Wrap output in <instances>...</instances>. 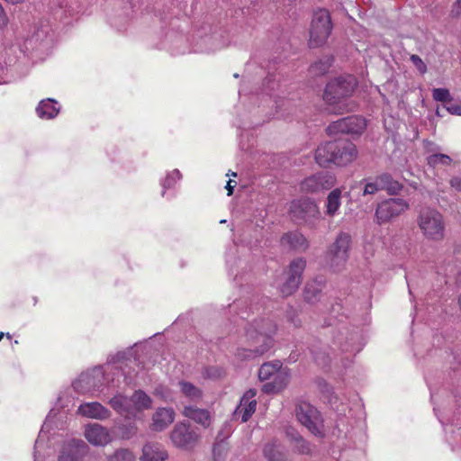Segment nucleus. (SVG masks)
<instances>
[{
    "label": "nucleus",
    "mask_w": 461,
    "mask_h": 461,
    "mask_svg": "<svg viewBox=\"0 0 461 461\" xmlns=\"http://www.w3.org/2000/svg\"><path fill=\"white\" fill-rule=\"evenodd\" d=\"M449 185L457 192H461V176H453L449 181Z\"/></svg>",
    "instance_id": "nucleus-55"
},
{
    "label": "nucleus",
    "mask_w": 461,
    "mask_h": 461,
    "mask_svg": "<svg viewBox=\"0 0 461 461\" xmlns=\"http://www.w3.org/2000/svg\"><path fill=\"white\" fill-rule=\"evenodd\" d=\"M291 219L298 224L315 228L321 219L319 206L314 200L300 198L291 202L289 206Z\"/></svg>",
    "instance_id": "nucleus-6"
},
{
    "label": "nucleus",
    "mask_w": 461,
    "mask_h": 461,
    "mask_svg": "<svg viewBox=\"0 0 461 461\" xmlns=\"http://www.w3.org/2000/svg\"><path fill=\"white\" fill-rule=\"evenodd\" d=\"M236 183L234 182V185H232V180H229L227 182V185L225 188L228 190V195H231L233 192V188L235 186Z\"/></svg>",
    "instance_id": "nucleus-58"
},
{
    "label": "nucleus",
    "mask_w": 461,
    "mask_h": 461,
    "mask_svg": "<svg viewBox=\"0 0 461 461\" xmlns=\"http://www.w3.org/2000/svg\"><path fill=\"white\" fill-rule=\"evenodd\" d=\"M287 319L294 327L301 325V321L296 317V312L294 310L287 312Z\"/></svg>",
    "instance_id": "nucleus-54"
},
{
    "label": "nucleus",
    "mask_w": 461,
    "mask_h": 461,
    "mask_svg": "<svg viewBox=\"0 0 461 461\" xmlns=\"http://www.w3.org/2000/svg\"><path fill=\"white\" fill-rule=\"evenodd\" d=\"M360 185H364V187L362 190L363 196H366L368 194H375V193L380 191V188L378 187V184H377L375 178L368 179V180L365 179L360 183Z\"/></svg>",
    "instance_id": "nucleus-46"
},
{
    "label": "nucleus",
    "mask_w": 461,
    "mask_h": 461,
    "mask_svg": "<svg viewBox=\"0 0 461 461\" xmlns=\"http://www.w3.org/2000/svg\"><path fill=\"white\" fill-rule=\"evenodd\" d=\"M59 111L60 105L52 98L41 100L36 107L37 115L43 120H51L55 118L59 114Z\"/></svg>",
    "instance_id": "nucleus-28"
},
{
    "label": "nucleus",
    "mask_w": 461,
    "mask_h": 461,
    "mask_svg": "<svg viewBox=\"0 0 461 461\" xmlns=\"http://www.w3.org/2000/svg\"><path fill=\"white\" fill-rule=\"evenodd\" d=\"M263 454L268 461H288L284 447L277 439L267 442L263 447Z\"/></svg>",
    "instance_id": "nucleus-29"
},
{
    "label": "nucleus",
    "mask_w": 461,
    "mask_h": 461,
    "mask_svg": "<svg viewBox=\"0 0 461 461\" xmlns=\"http://www.w3.org/2000/svg\"><path fill=\"white\" fill-rule=\"evenodd\" d=\"M276 325L268 318L254 320L245 329L244 346L238 349L240 358H255L266 354L274 344Z\"/></svg>",
    "instance_id": "nucleus-2"
},
{
    "label": "nucleus",
    "mask_w": 461,
    "mask_h": 461,
    "mask_svg": "<svg viewBox=\"0 0 461 461\" xmlns=\"http://www.w3.org/2000/svg\"><path fill=\"white\" fill-rule=\"evenodd\" d=\"M77 413L87 419L104 420L111 417V411L98 402L81 403Z\"/></svg>",
    "instance_id": "nucleus-19"
},
{
    "label": "nucleus",
    "mask_w": 461,
    "mask_h": 461,
    "mask_svg": "<svg viewBox=\"0 0 461 461\" xmlns=\"http://www.w3.org/2000/svg\"><path fill=\"white\" fill-rule=\"evenodd\" d=\"M84 435L86 440L93 446L104 447L113 440L110 431L105 427L97 423L86 426Z\"/></svg>",
    "instance_id": "nucleus-17"
},
{
    "label": "nucleus",
    "mask_w": 461,
    "mask_h": 461,
    "mask_svg": "<svg viewBox=\"0 0 461 461\" xmlns=\"http://www.w3.org/2000/svg\"><path fill=\"white\" fill-rule=\"evenodd\" d=\"M324 288L323 280H312L306 283L303 290V297L305 302L314 304L321 302L322 298V290Z\"/></svg>",
    "instance_id": "nucleus-27"
},
{
    "label": "nucleus",
    "mask_w": 461,
    "mask_h": 461,
    "mask_svg": "<svg viewBox=\"0 0 461 461\" xmlns=\"http://www.w3.org/2000/svg\"><path fill=\"white\" fill-rule=\"evenodd\" d=\"M108 461H135L136 456L128 448H119L107 457Z\"/></svg>",
    "instance_id": "nucleus-45"
},
{
    "label": "nucleus",
    "mask_w": 461,
    "mask_h": 461,
    "mask_svg": "<svg viewBox=\"0 0 461 461\" xmlns=\"http://www.w3.org/2000/svg\"><path fill=\"white\" fill-rule=\"evenodd\" d=\"M332 61L333 59L330 57L320 59L310 67L309 71L311 75L318 77L326 74L329 71Z\"/></svg>",
    "instance_id": "nucleus-39"
},
{
    "label": "nucleus",
    "mask_w": 461,
    "mask_h": 461,
    "mask_svg": "<svg viewBox=\"0 0 461 461\" xmlns=\"http://www.w3.org/2000/svg\"><path fill=\"white\" fill-rule=\"evenodd\" d=\"M183 415L204 429L210 427L212 423V414L206 409L198 408L194 405H185L183 410Z\"/></svg>",
    "instance_id": "nucleus-22"
},
{
    "label": "nucleus",
    "mask_w": 461,
    "mask_h": 461,
    "mask_svg": "<svg viewBox=\"0 0 461 461\" xmlns=\"http://www.w3.org/2000/svg\"><path fill=\"white\" fill-rule=\"evenodd\" d=\"M341 205V190L339 188H336L332 190L327 197L326 200V211L325 213L330 217H334Z\"/></svg>",
    "instance_id": "nucleus-31"
},
{
    "label": "nucleus",
    "mask_w": 461,
    "mask_h": 461,
    "mask_svg": "<svg viewBox=\"0 0 461 461\" xmlns=\"http://www.w3.org/2000/svg\"><path fill=\"white\" fill-rule=\"evenodd\" d=\"M128 362H131L128 354L118 352L110 356L104 366L82 373L72 386L78 393L93 390L104 393L105 390L120 388L122 382L128 385L131 383V377L125 371Z\"/></svg>",
    "instance_id": "nucleus-1"
},
{
    "label": "nucleus",
    "mask_w": 461,
    "mask_h": 461,
    "mask_svg": "<svg viewBox=\"0 0 461 461\" xmlns=\"http://www.w3.org/2000/svg\"><path fill=\"white\" fill-rule=\"evenodd\" d=\"M124 3V0H122ZM126 6L123 13V17L121 19L119 16H114L111 20V24L114 26L118 31H123L126 29V25L129 23L131 19V14L132 13V5L130 0H125Z\"/></svg>",
    "instance_id": "nucleus-38"
},
{
    "label": "nucleus",
    "mask_w": 461,
    "mask_h": 461,
    "mask_svg": "<svg viewBox=\"0 0 461 461\" xmlns=\"http://www.w3.org/2000/svg\"><path fill=\"white\" fill-rule=\"evenodd\" d=\"M313 359L319 366H325L329 364L330 357L326 353L313 352Z\"/></svg>",
    "instance_id": "nucleus-52"
},
{
    "label": "nucleus",
    "mask_w": 461,
    "mask_h": 461,
    "mask_svg": "<svg viewBox=\"0 0 461 461\" xmlns=\"http://www.w3.org/2000/svg\"><path fill=\"white\" fill-rule=\"evenodd\" d=\"M225 222H226V220L220 221V223H225Z\"/></svg>",
    "instance_id": "nucleus-61"
},
{
    "label": "nucleus",
    "mask_w": 461,
    "mask_h": 461,
    "mask_svg": "<svg viewBox=\"0 0 461 461\" xmlns=\"http://www.w3.org/2000/svg\"><path fill=\"white\" fill-rule=\"evenodd\" d=\"M436 114H437L438 116H442L438 108V109H437V111H436Z\"/></svg>",
    "instance_id": "nucleus-59"
},
{
    "label": "nucleus",
    "mask_w": 461,
    "mask_h": 461,
    "mask_svg": "<svg viewBox=\"0 0 461 461\" xmlns=\"http://www.w3.org/2000/svg\"><path fill=\"white\" fill-rule=\"evenodd\" d=\"M427 163L429 167H436L439 165L449 166L452 163V158L446 154L436 153L431 154L427 158Z\"/></svg>",
    "instance_id": "nucleus-44"
},
{
    "label": "nucleus",
    "mask_w": 461,
    "mask_h": 461,
    "mask_svg": "<svg viewBox=\"0 0 461 461\" xmlns=\"http://www.w3.org/2000/svg\"><path fill=\"white\" fill-rule=\"evenodd\" d=\"M167 457V451L163 445L158 442H149L142 447L140 461H165Z\"/></svg>",
    "instance_id": "nucleus-24"
},
{
    "label": "nucleus",
    "mask_w": 461,
    "mask_h": 461,
    "mask_svg": "<svg viewBox=\"0 0 461 461\" xmlns=\"http://www.w3.org/2000/svg\"><path fill=\"white\" fill-rule=\"evenodd\" d=\"M291 373L286 367H281L272 377L273 379L263 385L262 391L266 393H276L286 387L290 381Z\"/></svg>",
    "instance_id": "nucleus-21"
},
{
    "label": "nucleus",
    "mask_w": 461,
    "mask_h": 461,
    "mask_svg": "<svg viewBox=\"0 0 461 461\" xmlns=\"http://www.w3.org/2000/svg\"><path fill=\"white\" fill-rule=\"evenodd\" d=\"M227 455V447L223 441L215 443L212 447V456L214 461H222Z\"/></svg>",
    "instance_id": "nucleus-48"
},
{
    "label": "nucleus",
    "mask_w": 461,
    "mask_h": 461,
    "mask_svg": "<svg viewBox=\"0 0 461 461\" xmlns=\"http://www.w3.org/2000/svg\"><path fill=\"white\" fill-rule=\"evenodd\" d=\"M8 339H11V335L9 333H6L5 335Z\"/></svg>",
    "instance_id": "nucleus-62"
},
{
    "label": "nucleus",
    "mask_w": 461,
    "mask_h": 461,
    "mask_svg": "<svg viewBox=\"0 0 461 461\" xmlns=\"http://www.w3.org/2000/svg\"><path fill=\"white\" fill-rule=\"evenodd\" d=\"M348 134H361L366 127V120L360 116H348L347 123Z\"/></svg>",
    "instance_id": "nucleus-41"
},
{
    "label": "nucleus",
    "mask_w": 461,
    "mask_h": 461,
    "mask_svg": "<svg viewBox=\"0 0 461 461\" xmlns=\"http://www.w3.org/2000/svg\"><path fill=\"white\" fill-rule=\"evenodd\" d=\"M3 72H4V68L0 67V73H3Z\"/></svg>",
    "instance_id": "nucleus-60"
},
{
    "label": "nucleus",
    "mask_w": 461,
    "mask_h": 461,
    "mask_svg": "<svg viewBox=\"0 0 461 461\" xmlns=\"http://www.w3.org/2000/svg\"><path fill=\"white\" fill-rule=\"evenodd\" d=\"M182 178V174L178 169H173L167 173L166 176L160 180V185L162 187L161 195L165 197L167 190L173 189L177 182Z\"/></svg>",
    "instance_id": "nucleus-33"
},
{
    "label": "nucleus",
    "mask_w": 461,
    "mask_h": 461,
    "mask_svg": "<svg viewBox=\"0 0 461 461\" xmlns=\"http://www.w3.org/2000/svg\"><path fill=\"white\" fill-rule=\"evenodd\" d=\"M236 32H237V29L234 27H231V28L221 29L220 31L214 32V34L219 35L218 36L219 40L230 39V44H234L237 42Z\"/></svg>",
    "instance_id": "nucleus-49"
},
{
    "label": "nucleus",
    "mask_w": 461,
    "mask_h": 461,
    "mask_svg": "<svg viewBox=\"0 0 461 461\" xmlns=\"http://www.w3.org/2000/svg\"><path fill=\"white\" fill-rule=\"evenodd\" d=\"M181 393L191 402H198L203 398V391L187 381L178 383Z\"/></svg>",
    "instance_id": "nucleus-32"
},
{
    "label": "nucleus",
    "mask_w": 461,
    "mask_h": 461,
    "mask_svg": "<svg viewBox=\"0 0 461 461\" xmlns=\"http://www.w3.org/2000/svg\"><path fill=\"white\" fill-rule=\"evenodd\" d=\"M328 259L330 267L333 271L337 272L340 271L345 267L348 259V255H343L341 253H337L329 249Z\"/></svg>",
    "instance_id": "nucleus-40"
},
{
    "label": "nucleus",
    "mask_w": 461,
    "mask_h": 461,
    "mask_svg": "<svg viewBox=\"0 0 461 461\" xmlns=\"http://www.w3.org/2000/svg\"><path fill=\"white\" fill-rule=\"evenodd\" d=\"M451 18H458L461 15V0H456L450 10Z\"/></svg>",
    "instance_id": "nucleus-53"
},
{
    "label": "nucleus",
    "mask_w": 461,
    "mask_h": 461,
    "mask_svg": "<svg viewBox=\"0 0 461 461\" xmlns=\"http://www.w3.org/2000/svg\"><path fill=\"white\" fill-rule=\"evenodd\" d=\"M296 417L312 435L322 438L324 424L321 412L312 404L302 402L296 406Z\"/></svg>",
    "instance_id": "nucleus-10"
},
{
    "label": "nucleus",
    "mask_w": 461,
    "mask_h": 461,
    "mask_svg": "<svg viewBox=\"0 0 461 461\" xmlns=\"http://www.w3.org/2000/svg\"><path fill=\"white\" fill-rule=\"evenodd\" d=\"M418 225L423 235L432 240H440L444 237L445 223L443 216L432 208L422 209L418 216Z\"/></svg>",
    "instance_id": "nucleus-8"
},
{
    "label": "nucleus",
    "mask_w": 461,
    "mask_h": 461,
    "mask_svg": "<svg viewBox=\"0 0 461 461\" xmlns=\"http://www.w3.org/2000/svg\"><path fill=\"white\" fill-rule=\"evenodd\" d=\"M332 30L330 14L325 9H319L313 13L310 27L309 46L318 48L326 43Z\"/></svg>",
    "instance_id": "nucleus-9"
},
{
    "label": "nucleus",
    "mask_w": 461,
    "mask_h": 461,
    "mask_svg": "<svg viewBox=\"0 0 461 461\" xmlns=\"http://www.w3.org/2000/svg\"><path fill=\"white\" fill-rule=\"evenodd\" d=\"M110 406L125 419L140 418L141 412L152 406V399L142 390H136L131 397L116 393L109 400Z\"/></svg>",
    "instance_id": "nucleus-5"
},
{
    "label": "nucleus",
    "mask_w": 461,
    "mask_h": 461,
    "mask_svg": "<svg viewBox=\"0 0 461 461\" xmlns=\"http://www.w3.org/2000/svg\"><path fill=\"white\" fill-rule=\"evenodd\" d=\"M88 450L89 447L82 439H69L62 444L58 461H84Z\"/></svg>",
    "instance_id": "nucleus-14"
},
{
    "label": "nucleus",
    "mask_w": 461,
    "mask_h": 461,
    "mask_svg": "<svg viewBox=\"0 0 461 461\" xmlns=\"http://www.w3.org/2000/svg\"><path fill=\"white\" fill-rule=\"evenodd\" d=\"M356 86L357 80L351 75L336 77L327 84L323 99L329 105L333 106L334 113L348 112L351 107L346 100L352 95Z\"/></svg>",
    "instance_id": "nucleus-4"
},
{
    "label": "nucleus",
    "mask_w": 461,
    "mask_h": 461,
    "mask_svg": "<svg viewBox=\"0 0 461 461\" xmlns=\"http://www.w3.org/2000/svg\"><path fill=\"white\" fill-rule=\"evenodd\" d=\"M432 97L437 102H441L444 104L447 103L451 98V95L447 88H434L432 90Z\"/></svg>",
    "instance_id": "nucleus-47"
},
{
    "label": "nucleus",
    "mask_w": 461,
    "mask_h": 461,
    "mask_svg": "<svg viewBox=\"0 0 461 461\" xmlns=\"http://www.w3.org/2000/svg\"><path fill=\"white\" fill-rule=\"evenodd\" d=\"M256 391L248 390L240 401V404L236 407L232 413V420L246 422L256 411L257 401L255 399Z\"/></svg>",
    "instance_id": "nucleus-16"
},
{
    "label": "nucleus",
    "mask_w": 461,
    "mask_h": 461,
    "mask_svg": "<svg viewBox=\"0 0 461 461\" xmlns=\"http://www.w3.org/2000/svg\"><path fill=\"white\" fill-rule=\"evenodd\" d=\"M218 36L214 32L204 36L198 35L194 50L197 52H211L230 46V39L219 40Z\"/></svg>",
    "instance_id": "nucleus-18"
},
{
    "label": "nucleus",
    "mask_w": 461,
    "mask_h": 461,
    "mask_svg": "<svg viewBox=\"0 0 461 461\" xmlns=\"http://www.w3.org/2000/svg\"><path fill=\"white\" fill-rule=\"evenodd\" d=\"M56 6L65 14L72 15L80 9V0H56Z\"/></svg>",
    "instance_id": "nucleus-42"
},
{
    "label": "nucleus",
    "mask_w": 461,
    "mask_h": 461,
    "mask_svg": "<svg viewBox=\"0 0 461 461\" xmlns=\"http://www.w3.org/2000/svg\"><path fill=\"white\" fill-rule=\"evenodd\" d=\"M306 260L298 258L291 261L288 267L287 277L280 287V293L286 297L295 293L302 283L303 273L306 267Z\"/></svg>",
    "instance_id": "nucleus-12"
},
{
    "label": "nucleus",
    "mask_w": 461,
    "mask_h": 461,
    "mask_svg": "<svg viewBox=\"0 0 461 461\" xmlns=\"http://www.w3.org/2000/svg\"><path fill=\"white\" fill-rule=\"evenodd\" d=\"M409 207V203L402 198L385 199L375 208V221L378 225L387 223L406 212Z\"/></svg>",
    "instance_id": "nucleus-11"
},
{
    "label": "nucleus",
    "mask_w": 461,
    "mask_h": 461,
    "mask_svg": "<svg viewBox=\"0 0 461 461\" xmlns=\"http://www.w3.org/2000/svg\"><path fill=\"white\" fill-rule=\"evenodd\" d=\"M380 190H387L389 193H396L401 189L399 182L394 181L391 175L387 173L381 174L375 177Z\"/></svg>",
    "instance_id": "nucleus-35"
},
{
    "label": "nucleus",
    "mask_w": 461,
    "mask_h": 461,
    "mask_svg": "<svg viewBox=\"0 0 461 461\" xmlns=\"http://www.w3.org/2000/svg\"><path fill=\"white\" fill-rule=\"evenodd\" d=\"M175 415L172 408H158L152 415L150 429L154 431L166 429L175 420Z\"/></svg>",
    "instance_id": "nucleus-20"
},
{
    "label": "nucleus",
    "mask_w": 461,
    "mask_h": 461,
    "mask_svg": "<svg viewBox=\"0 0 461 461\" xmlns=\"http://www.w3.org/2000/svg\"><path fill=\"white\" fill-rule=\"evenodd\" d=\"M348 117L339 119L329 124L326 129L328 135H337L339 133H347L348 134Z\"/></svg>",
    "instance_id": "nucleus-43"
},
{
    "label": "nucleus",
    "mask_w": 461,
    "mask_h": 461,
    "mask_svg": "<svg viewBox=\"0 0 461 461\" xmlns=\"http://www.w3.org/2000/svg\"><path fill=\"white\" fill-rule=\"evenodd\" d=\"M58 413L54 409H52L48 416L46 417V420L41 427V429L39 433L38 438L35 441V447H34V461H40V457L38 456L39 451L38 448L42 445L45 441V438H47V433L53 429V426L55 425L57 429H62L63 427H59L58 424H56L54 419L57 417Z\"/></svg>",
    "instance_id": "nucleus-25"
},
{
    "label": "nucleus",
    "mask_w": 461,
    "mask_h": 461,
    "mask_svg": "<svg viewBox=\"0 0 461 461\" xmlns=\"http://www.w3.org/2000/svg\"><path fill=\"white\" fill-rule=\"evenodd\" d=\"M323 393L330 407L334 409L339 413V415H346L347 406L343 402L339 404V398L333 392V389L330 386L325 384V390L323 391Z\"/></svg>",
    "instance_id": "nucleus-36"
},
{
    "label": "nucleus",
    "mask_w": 461,
    "mask_h": 461,
    "mask_svg": "<svg viewBox=\"0 0 461 461\" xmlns=\"http://www.w3.org/2000/svg\"><path fill=\"white\" fill-rule=\"evenodd\" d=\"M282 367L280 361L264 363L258 370V378L261 381L271 379Z\"/></svg>",
    "instance_id": "nucleus-37"
},
{
    "label": "nucleus",
    "mask_w": 461,
    "mask_h": 461,
    "mask_svg": "<svg viewBox=\"0 0 461 461\" xmlns=\"http://www.w3.org/2000/svg\"><path fill=\"white\" fill-rule=\"evenodd\" d=\"M281 244L285 248L299 251H304L309 247L306 238L298 231H291L284 234L281 238Z\"/></svg>",
    "instance_id": "nucleus-26"
},
{
    "label": "nucleus",
    "mask_w": 461,
    "mask_h": 461,
    "mask_svg": "<svg viewBox=\"0 0 461 461\" xmlns=\"http://www.w3.org/2000/svg\"><path fill=\"white\" fill-rule=\"evenodd\" d=\"M357 157L354 143L348 140H337L321 143L315 150V160L321 167L330 164L346 166Z\"/></svg>",
    "instance_id": "nucleus-3"
},
{
    "label": "nucleus",
    "mask_w": 461,
    "mask_h": 461,
    "mask_svg": "<svg viewBox=\"0 0 461 461\" xmlns=\"http://www.w3.org/2000/svg\"><path fill=\"white\" fill-rule=\"evenodd\" d=\"M50 35V27L47 23L40 22L32 27L31 35L25 39V50L34 49L38 44L44 42Z\"/></svg>",
    "instance_id": "nucleus-23"
},
{
    "label": "nucleus",
    "mask_w": 461,
    "mask_h": 461,
    "mask_svg": "<svg viewBox=\"0 0 461 461\" xmlns=\"http://www.w3.org/2000/svg\"><path fill=\"white\" fill-rule=\"evenodd\" d=\"M200 438V435L185 422L176 423L171 433L170 439L178 448L191 449Z\"/></svg>",
    "instance_id": "nucleus-13"
},
{
    "label": "nucleus",
    "mask_w": 461,
    "mask_h": 461,
    "mask_svg": "<svg viewBox=\"0 0 461 461\" xmlns=\"http://www.w3.org/2000/svg\"><path fill=\"white\" fill-rule=\"evenodd\" d=\"M335 183L334 177L328 173H320L305 178L301 184L302 191L305 193H320L330 189Z\"/></svg>",
    "instance_id": "nucleus-15"
},
{
    "label": "nucleus",
    "mask_w": 461,
    "mask_h": 461,
    "mask_svg": "<svg viewBox=\"0 0 461 461\" xmlns=\"http://www.w3.org/2000/svg\"><path fill=\"white\" fill-rule=\"evenodd\" d=\"M365 338L357 329L343 327L334 337L333 345L341 353L346 354V359L351 360L365 346Z\"/></svg>",
    "instance_id": "nucleus-7"
},
{
    "label": "nucleus",
    "mask_w": 461,
    "mask_h": 461,
    "mask_svg": "<svg viewBox=\"0 0 461 461\" xmlns=\"http://www.w3.org/2000/svg\"><path fill=\"white\" fill-rule=\"evenodd\" d=\"M350 243V235L345 232H340L337 236L334 243L330 246V250H332L337 253H341L343 255H348Z\"/></svg>",
    "instance_id": "nucleus-34"
},
{
    "label": "nucleus",
    "mask_w": 461,
    "mask_h": 461,
    "mask_svg": "<svg viewBox=\"0 0 461 461\" xmlns=\"http://www.w3.org/2000/svg\"><path fill=\"white\" fill-rule=\"evenodd\" d=\"M137 433V427L134 425H130L126 428V430L122 432L123 438H131Z\"/></svg>",
    "instance_id": "nucleus-56"
},
{
    "label": "nucleus",
    "mask_w": 461,
    "mask_h": 461,
    "mask_svg": "<svg viewBox=\"0 0 461 461\" xmlns=\"http://www.w3.org/2000/svg\"><path fill=\"white\" fill-rule=\"evenodd\" d=\"M443 107L451 114L461 115V105L454 101L453 97Z\"/></svg>",
    "instance_id": "nucleus-50"
},
{
    "label": "nucleus",
    "mask_w": 461,
    "mask_h": 461,
    "mask_svg": "<svg viewBox=\"0 0 461 461\" xmlns=\"http://www.w3.org/2000/svg\"><path fill=\"white\" fill-rule=\"evenodd\" d=\"M285 434L287 438L293 444L295 452L299 454L310 453L311 447L309 442H307L295 429L287 428Z\"/></svg>",
    "instance_id": "nucleus-30"
},
{
    "label": "nucleus",
    "mask_w": 461,
    "mask_h": 461,
    "mask_svg": "<svg viewBox=\"0 0 461 461\" xmlns=\"http://www.w3.org/2000/svg\"><path fill=\"white\" fill-rule=\"evenodd\" d=\"M431 401H432V403L434 404V408H433V410H434V412H435L436 416L438 417V419L439 422H440L442 425H444V424H445V422H444V419H443V418H441V417L439 416V414H438V406L436 405V394H435V393H431Z\"/></svg>",
    "instance_id": "nucleus-57"
},
{
    "label": "nucleus",
    "mask_w": 461,
    "mask_h": 461,
    "mask_svg": "<svg viewBox=\"0 0 461 461\" xmlns=\"http://www.w3.org/2000/svg\"><path fill=\"white\" fill-rule=\"evenodd\" d=\"M410 60L420 74L423 75L427 72V65L424 63V61L420 59V56L412 54L410 57Z\"/></svg>",
    "instance_id": "nucleus-51"
}]
</instances>
